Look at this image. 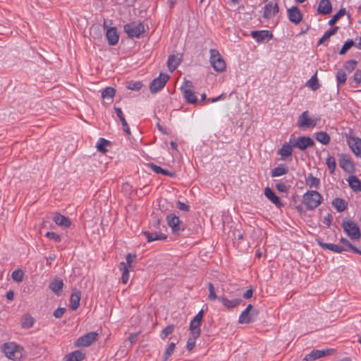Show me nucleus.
Here are the masks:
<instances>
[{
	"mask_svg": "<svg viewBox=\"0 0 361 361\" xmlns=\"http://www.w3.org/2000/svg\"><path fill=\"white\" fill-rule=\"evenodd\" d=\"M166 220L168 225L171 228L173 233H178L183 229L182 222L178 216L170 214L167 216Z\"/></svg>",
	"mask_w": 361,
	"mask_h": 361,
	"instance_id": "nucleus-14",
	"label": "nucleus"
},
{
	"mask_svg": "<svg viewBox=\"0 0 361 361\" xmlns=\"http://www.w3.org/2000/svg\"><path fill=\"white\" fill-rule=\"evenodd\" d=\"M354 45V42L352 39L346 41L341 49L339 54L341 55L345 54L347 51Z\"/></svg>",
	"mask_w": 361,
	"mask_h": 361,
	"instance_id": "nucleus-49",
	"label": "nucleus"
},
{
	"mask_svg": "<svg viewBox=\"0 0 361 361\" xmlns=\"http://www.w3.org/2000/svg\"><path fill=\"white\" fill-rule=\"evenodd\" d=\"M345 13V8H341L329 21V25L331 26L334 25Z\"/></svg>",
	"mask_w": 361,
	"mask_h": 361,
	"instance_id": "nucleus-40",
	"label": "nucleus"
},
{
	"mask_svg": "<svg viewBox=\"0 0 361 361\" xmlns=\"http://www.w3.org/2000/svg\"><path fill=\"white\" fill-rule=\"evenodd\" d=\"M341 243L343 245L348 246L350 249L353 250L355 252L358 253L359 255H361V250L354 247L347 239L342 238L341 239Z\"/></svg>",
	"mask_w": 361,
	"mask_h": 361,
	"instance_id": "nucleus-53",
	"label": "nucleus"
},
{
	"mask_svg": "<svg viewBox=\"0 0 361 361\" xmlns=\"http://www.w3.org/2000/svg\"><path fill=\"white\" fill-rule=\"evenodd\" d=\"M169 75L166 73H160L159 76L152 80L150 84L149 90L153 94L161 90L169 79Z\"/></svg>",
	"mask_w": 361,
	"mask_h": 361,
	"instance_id": "nucleus-9",
	"label": "nucleus"
},
{
	"mask_svg": "<svg viewBox=\"0 0 361 361\" xmlns=\"http://www.w3.org/2000/svg\"><path fill=\"white\" fill-rule=\"evenodd\" d=\"M106 36L109 44L111 45H115L118 42V35L116 27L107 29Z\"/></svg>",
	"mask_w": 361,
	"mask_h": 361,
	"instance_id": "nucleus-21",
	"label": "nucleus"
},
{
	"mask_svg": "<svg viewBox=\"0 0 361 361\" xmlns=\"http://www.w3.org/2000/svg\"><path fill=\"white\" fill-rule=\"evenodd\" d=\"M288 169L286 166H278L271 170V176L278 177L285 175L288 173Z\"/></svg>",
	"mask_w": 361,
	"mask_h": 361,
	"instance_id": "nucleus-37",
	"label": "nucleus"
},
{
	"mask_svg": "<svg viewBox=\"0 0 361 361\" xmlns=\"http://www.w3.org/2000/svg\"><path fill=\"white\" fill-rule=\"evenodd\" d=\"M174 330V325L170 324L168 325L166 328H164L160 334V337L162 340H165L166 337L171 334Z\"/></svg>",
	"mask_w": 361,
	"mask_h": 361,
	"instance_id": "nucleus-44",
	"label": "nucleus"
},
{
	"mask_svg": "<svg viewBox=\"0 0 361 361\" xmlns=\"http://www.w3.org/2000/svg\"><path fill=\"white\" fill-rule=\"evenodd\" d=\"M124 30L130 37H138L144 32V25L141 23L133 22L126 25Z\"/></svg>",
	"mask_w": 361,
	"mask_h": 361,
	"instance_id": "nucleus-10",
	"label": "nucleus"
},
{
	"mask_svg": "<svg viewBox=\"0 0 361 361\" xmlns=\"http://www.w3.org/2000/svg\"><path fill=\"white\" fill-rule=\"evenodd\" d=\"M148 166L153 171H154L156 173H161V172H163V169L161 168L160 166L153 164V163H150L148 164Z\"/></svg>",
	"mask_w": 361,
	"mask_h": 361,
	"instance_id": "nucleus-59",
	"label": "nucleus"
},
{
	"mask_svg": "<svg viewBox=\"0 0 361 361\" xmlns=\"http://www.w3.org/2000/svg\"><path fill=\"white\" fill-rule=\"evenodd\" d=\"M86 357L84 350H76L69 353V361H82Z\"/></svg>",
	"mask_w": 361,
	"mask_h": 361,
	"instance_id": "nucleus-25",
	"label": "nucleus"
},
{
	"mask_svg": "<svg viewBox=\"0 0 361 361\" xmlns=\"http://www.w3.org/2000/svg\"><path fill=\"white\" fill-rule=\"evenodd\" d=\"M54 221L60 226H63L65 227L68 226V219L61 214H56L53 217Z\"/></svg>",
	"mask_w": 361,
	"mask_h": 361,
	"instance_id": "nucleus-35",
	"label": "nucleus"
},
{
	"mask_svg": "<svg viewBox=\"0 0 361 361\" xmlns=\"http://www.w3.org/2000/svg\"><path fill=\"white\" fill-rule=\"evenodd\" d=\"M181 59L175 55H171L167 61V66L171 72H173L178 66Z\"/></svg>",
	"mask_w": 361,
	"mask_h": 361,
	"instance_id": "nucleus-26",
	"label": "nucleus"
},
{
	"mask_svg": "<svg viewBox=\"0 0 361 361\" xmlns=\"http://www.w3.org/2000/svg\"><path fill=\"white\" fill-rule=\"evenodd\" d=\"M264 195L276 206L281 207L282 205L279 197L276 196L275 193L273 192V190L269 187H267L265 188Z\"/></svg>",
	"mask_w": 361,
	"mask_h": 361,
	"instance_id": "nucleus-22",
	"label": "nucleus"
},
{
	"mask_svg": "<svg viewBox=\"0 0 361 361\" xmlns=\"http://www.w3.org/2000/svg\"><path fill=\"white\" fill-rule=\"evenodd\" d=\"M340 166L345 171L350 172L353 169L352 162L346 155L342 154L339 160Z\"/></svg>",
	"mask_w": 361,
	"mask_h": 361,
	"instance_id": "nucleus-24",
	"label": "nucleus"
},
{
	"mask_svg": "<svg viewBox=\"0 0 361 361\" xmlns=\"http://www.w3.org/2000/svg\"><path fill=\"white\" fill-rule=\"evenodd\" d=\"M322 197L316 190L307 191L302 197L303 204L309 210L317 208L322 202Z\"/></svg>",
	"mask_w": 361,
	"mask_h": 361,
	"instance_id": "nucleus-1",
	"label": "nucleus"
},
{
	"mask_svg": "<svg viewBox=\"0 0 361 361\" xmlns=\"http://www.w3.org/2000/svg\"><path fill=\"white\" fill-rule=\"evenodd\" d=\"M288 19L290 22L298 24L302 20V14L296 6L288 9Z\"/></svg>",
	"mask_w": 361,
	"mask_h": 361,
	"instance_id": "nucleus-16",
	"label": "nucleus"
},
{
	"mask_svg": "<svg viewBox=\"0 0 361 361\" xmlns=\"http://www.w3.org/2000/svg\"><path fill=\"white\" fill-rule=\"evenodd\" d=\"M316 140L323 145H328L330 142V136L326 132H319L316 133Z\"/></svg>",
	"mask_w": 361,
	"mask_h": 361,
	"instance_id": "nucleus-32",
	"label": "nucleus"
},
{
	"mask_svg": "<svg viewBox=\"0 0 361 361\" xmlns=\"http://www.w3.org/2000/svg\"><path fill=\"white\" fill-rule=\"evenodd\" d=\"M24 273L20 269H17L13 271L11 277L14 281L21 282L23 279Z\"/></svg>",
	"mask_w": 361,
	"mask_h": 361,
	"instance_id": "nucleus-47",
	"label": "nucleus"
},
{
	"mask_svg": "<svg viewBox=\"0 0 361 361\" xmlns=\"http://www.w3.org/2000/svg\"><path fill=\"white\" fill-rule=\"evenodd\" d=\"M23 348L14 342H8L4 344L3 350L7 357L11 360H20L23 356Z\"/></svg>",
	"mask_w": 361,
	"mask_h": 361,
	"instance_id": "nucleus-2",
	"label": "nucleus"
},
{
	"mask_svg": "<svg viewBox=\"0 0 361 361\" xmlns=\"http://www.w3.org/2000/svg\"><path fill=\"white\" fill-rule=\"evenodd\" d=\"M209 62L216 71L221 73L226 71V63L218 50L210 49Z\"/></svg>",
	"mask_w": 361,
	"mask_h": 361,
	"instance_id": "nucleus-3",
	"label": "nucleus"
},
{
	"mask_svg": "<svg viewBox=\"0 0 361 361\" xmlns=\"http://www.w3.org/2000/svg\"><path fill=\"white\" fill-rule=\"evenodd\" d=\"M218 300L222 302L224 306L227 309H232L238 306L243 301L242 299L236 298L233 300H229L224 295H220Z\"/></svg>",
	"mask_w": 361,
	"mask_h": 361,
	"instance_id": "nucleus-17",
	"label": "nucleus"
},
{
	"mask_svg": "<svg viewBox=\"0 0 361 361\" xmlns=\"http://www.w3.org/2000/svg\"><path fill=\"white\" fill-rule=\"evenodd\" d=\"M66 311L65 307H59L56 309L54 312V316L56 318H60Z\"/></svg>",
	"mask_w": 361,
	"mask_h": 361,
	"instance_id": "nucleus-58",
	"label": "nucleus"
},
{
	"mask_svg": "<svg viewBox=\"0 0 361 361\" xmlns=\"http://www.w3.org/2000/svg\"><path fill=\"white\" fill-rule=\"evenodd\" d=\"M334 352V349H325V350H314L307 354L304 360L305 361H313L317 359L329 355Z\"/></svg>",
	"mask_w": 361,
	"mask_h": 361,
	"instance_id": "nucleus-13",
	"label": "nucleus"
},
{
	"mask_svg": "<svg viewBox=\"0 0 361 361\" xmlns=\"http://www.w3.org/2000/svg\"><path fill=\"white\" fill-rule=\"evenodd\" d=\"M119 269L122 271L121 280L123 283H127L129 280V270L128 265L125 262H121L119 264Z\"/></svg>",
	"mask_w": 361,
	"mask_h": 361,
	"instance_id": "nucleus-29",
	"label": "nucleus"
},
{
	"mask_svg": "<svg viewBox=\"0 0 361 361\" xmlns=\"http://www.w3.org/2000/svg\"><path fill=\"white\" fill-rule=\"evenodd\" d=\"M258 314L259 311L255 309L253 306L250 304L239 316L238 323L241 324H250L252 322V317L257 316Z\"/></svg>",
	"mask_w": 361,
	"mask_h": 361,
	"instance_id": "nucleus-7",
	"label": "nucleus"
},
{
	"mask_svg": "<svg viewBox=\"0 0 361 361\" xmlns=\"http://www.w3.org/2000/svg\"><path fill=\"white\" fill-rule=\"evenodd\" d=\"M110 145V142L104 138H100L96 145L97 150L103 154L107 152L106 146Z\"/></svg>",
	"mask_w": 361,
	"mask_h": 361,
	"instance_id": "nucleus-34",
	"label": "nucleus"
},
{
	"mask_svg": "<svg viewBox=\"0 0 361 361\" xmlns=\"http://www.w3.org/2000/svg\"><path fill=\"white\" fill-rule=\"evenodd\" d=\"M306 184L310 188H317L319 184V179L313 176L312 174L310 173L306 178Z\"/></svg>",
	"mask_w": 361,
	"mask_h": 361,
	"instance_id": "nucleus-41",
	"label": "nucleus"
},
{
	"mask_svg": "<svg viewBox=\"0 0 361 361\" xmlns=\"http://www.w3.org/2000/svg\"><path fill=\"white\" fill-rule=\"evenodd\" d=\"M160 209H157L152 214L153 219L151 224L152 226L154 228H157L161 221L162 216L160 215Z\"/></svg>",
	"mask_w": 361,
	"mask_h": 361,
	"instance_id": "nucleus-39",
	"label": "nucleus"
},
{
	"mask_svg": "<svg viewBox=\"0 0 361 361\" xmlns=\"http://www.w3.org/2000/svg\"><path fill=\"white\" fill-rule=\"evenodd\" d=\"M204 316L203 310H200L197 315L192 319L190 324V331L192 336H200L201 330L200 326L202 324Z\"/></svg>",
	"mask_w": 361,
	"mask_h": 361,
	"instance_id": "nucleus-8",
	"label": "nucleus"
},
{
	"mask_svg": "<svg viewBox=\"0 0 361 361\" xmlns=\"http://www.w3.org/2000/svg\"><path fill=\"white\" fill-rule=\"evenodd\" d=\"M252 37L257 40V42H261L267 38H271L272 34L268 30H256L251 32Z\"/></svg>",
	"mask_w": 361,
	"mask_h": 361,
	"instance_id": "nucleus-19",
	"label": "nucleus"
},
{
	"mask_svg": "<svg viewBox=\"0 0 361 361\" xmlns=\"http://www.w3.org/2000/svg\"><path fill=\"white\" fill-rule=\"evenodd\" d=\"M81 299V293L76 288L72 289V293L70 298L69 308L72 310H76L80 306V301Z\"/></svg>",
	"mask_w": 361,
	"mask_h": 361,
	"instance_id": "nucleus-15",
	"label": "nucleus"
},
{
	"mask_svg": "<svg viewBox=\"0 0 361 361\" xmlns=\"http://www.w3.org/2000/svg\"><path fill=\"white\" fill-rule=\"evenodd\" d=\"M348 180L353 190L361 191V181L355 176H350Z\"/></svg>",
	"mask_w": 361,
	"mask_h": 361,
	"instance_id": "nucleus-28",
	"label": "nucleus"
},
{
	"mask_svg": "<svg viewBox=\"0 0 361 361\" xmlns=\"http://www.w3.org/2000/svg\"><path fill=\"white\" fill-rule=\"evenodd\" d=\"M199 336H192L188 338L187 341V348L189 351H191L195 345V341Z\"/></svg>",
	"mask_w": 361,
	"mask_h": 361,
	"instance_id": "nucleus-54",
	"label": "nucleus"
},
{
	"mask_svg": "<svg viewBox=\"0 0 361 361\" xmlns=\"http://www.w3.org/2000/svg\"><path fill=\"white\" fill-rule=\"evenodd\" d=\"M317 122V119L309 118V112L305 111L298 117V126L300 128L305 129L315 126Z\"/></svg>",
	"mask_w": 361,
	"mask_h": 361,
	"instance_id": "nucleus-11",
	"label": "nucleus"
},
{
	"mask_svg": "<svg viewBox=\"0 0 361 361\" xmlns=\"http://www.w3.org/2000/svg\"><path fill=\"white\" fill-rule=\"evenodd\" d=\"M332 204L335 207V208L338 212H343L346 208V203L345 200L341 199V198H336L333 202Z\"/></svg>",
	"mask_w": 361,
	"mask_h": 361,
	"instance_id": "nucleus-38",
	"label": "nucleus"
},
{
	"mask_svg": "<svg viewBox=\"0 0 361 361\" xmlns=\"http://www.w3.org/2000/svg\"><path fill=\"white\" fill-rule=\"evenodd\" d=\"M279 12V6L277 4L269 2L264 7L263 17L265 18H271Z\"/></svg>",
	"mask_w": 361,
	"mask_h": 361,
	"instance_id": "nucleus-18",
	"label": "nucleus"
},
{
	"mask_svg": "<svg viewBox=\"0 0 361 361\" xmlns=\"http://www.w3.org/2000/svg\"><path fill=\"white\" fill-rule=\"evenodd\" d=\"M357 63V62L355 60H349L345 63L344 68L345 70L350 72L356 68Z\"/></svg>",
	"mask_w": 361,
	"mask_h": 361,
	"instance_id": "nucleus-52",
	"label": "nucleus"
},
{
	"mask_svg": "<svg viewBox=\"0 0 361 361\" xmlns=\"http://www.w3.org/2000/svg\"><path fill=\"white\" fill-rule=\"evenodd\" d=\"M136 257V255H133V254H128L126 255V264L128 265V268L130 269H132V263L134 261V259H135Z\"/></svg>",
	"mask_w": 361,
	"mask_h": 361,
	"instance_id": "nucleus-56",
	"label": "nucleus"
},
{
	"mask_svg": "<svg viewBox=\"0 0 361 361\" xmlns=\"http://www.w3.org/2000/svg\"><path fill=\"white\" fill-rule=\"evenodd\" d=\"M114 110H115V112H116L117 116L119 118V119H120L121 123L125 121H126V118H125L124 114H123V111H122L121 108L114 107Z\"/></svg>",
	"mask_w": 361,
	"mask_h": 361,
	"instance_id": "nucleus-57",
	"label": "nucleus"
},
{
	"mask_svg": "<svg viewBox=\"0 0 361 361\" xmlns=\"http://www.w3.org/2000/svg\"><path fill=\"white\" fill-rule=\"evenodd\" d=\"M63 286V283L62 280H54L49 284V288L55 293L56 295H59L61 289Z\"/></svg>",
	"mask_w": 361,
	"mask_h": 361,
	"instance_id": "nucleus-31",
	"label": "nucleus"
},
{
	"mask_svg": "<svg viewBox=\"0 0 361 361\" xmlns=\"http://www.w3.org/2000/svg\"><path fill=\"white\" fill-rule=\"evenodd\" d=\"M99 334L92 331L79 337L74 343L75 347H88L98 339Z\"/></svg>",
	"mask_w": 361,
	"mask_h": 361,
	"instance_id": "nucleus-6",
	"label": "nucleus"
},
{
	"mask_svg": "<svg viewBox=\"0 0 361 361\" xmlns=\"http://www.w3.org/2000/svg\"><path fill=\"white\" fill-rule=\"evenodd\" d=\"M193 88L192 82L190 80H185L183 85L180 87V91L183 92L185 90H192Z\"/></svg>",
	"mask_w": 361,
	"mask_h": 361,
	"instance_id": "nucleus-55",
	"label": "nucleus"
},
{
	"mask_svg": "<svg viewBox=\"0 0 361 361\" xmlns=\"http://www.w3.org/2000/svg\"><path fill=\"white\" fill-rule=\"evenodd\" d=\"M123 131L128 135L131 134L130 128L126 121L121 123Z\"/></svg>",
	"mask_w": 361,
	"mask_h": 361,
	"instance_id": "nucleus-63",
	"label": "nucleus"
},
{
	"mask_svg": "<svg viewBox=\"0 0 361 361\" xmlns=\"http://www.w3.org/2000/svg\"><path fill=\"white\" fill-rule=\"evenodd\" d=\"M342 227L345 233L352 240H359L361 236L360 231L358 226L352 221H343Z\"/></svg>",
	"mask_w": 361,
	"mask_h": 361,
	"instance_id": "nucleus-4",
	"label": "nucleus"
},
{
	"mask_svg": "<svg viewBox=\"0 0 361 361\" xmlns=\"http://www.w3.org/2000/svg\"><path fill=\"white\" fill-rule=\"evenodd\" d=\"M353 80L357 84L361 82V70H357L354 74Z\"/></svg>",
	"mask_w": 361,
	"mask_h": 361,
	"instance_id": "nucleus-61",
	"label": "nucleus"
},
{
	"mask_svg": "<svg viewBox=\"0 0 361 361\" xmlns=\"http://www.w3.org/2000/svg\"><path fill=\"white\" fill-rule=\"evenodd\" d=\"M332 6L329 0H321L318 6V12L322 14H328L331 11Z\"/></svg>",
	"mask_w": 361,
	"mask_h": 361,
	"instance_id": "nucleus-23",
	"label": "nucleus"
},
{
	"mask_svg": "<svg viewBox=\"0 0 361 361\" xmlns=\"http://www.w3.org/2000/svg\"><path fill=\"white\" fill-rule=\"evenodd\" d=\"M208 289H209V295H208L209 300H210L212 301H214L216 299L218 300V298L219 296L216 295V291H215V288L212 283H209L208 284Z\"/></svg>",
	"mask_w": 361,
	"mask_h": 361,
	"instance_id": "nucleus-48",
	"label": "nucleus"
},
{
	"mask_svg": "<svg viewBox=\"0 0 361 361\" xmlns=\"http://www.w3.org/2000/svg\"><path fill=\"white\" fill-rule=\"evenodd\" d=\"M177 207L181 211L187 212L189 210V206L180 201L177 202Z\"/></svg>",
	"mask_w": 361,
	"mask_h": 361,
	"instance_id": "nucleus-62",
	"label": "nucleus"
},
{
	"mask_svg": "<svg viewBox=\"0 0 361 361\" xmlns=\"http://www.w3.org/2000/svg\"><path fill=\"white\" fill-rule=\"evenodd\" d=\"M116 93V90L114 88L108 87L103 90L102 92V97L103 99L109 98L112 99Z\"/></svg>",
	"mask_w": 361,
	"mask_h": 361,
	"instance_id": "nucleus-42",
	"label": "nucleus"
},
{
	"mask_svg": "<svg viewBox=\"0 0 361 361\" xmlns=\"http://www.w3.org/2000/svg\"><path fill=\"white\" fill-rule=\"evenodd\" d=\"M142 85L140 81H129L126 82V87L131 90H139Z\"/></svg>",
	"mask_w": 361,
	"mask_h": 361,
	"instance_id": "nucleus-46",
	"label": "nucleus"
},
{
	"mask_svg": "<svg viewBox=\"0 0 361 361\" xmlns=\"http://www.w3.org/2000/svg\"><path fill=\"white\" fill-rule=\"evenodd\" d=\"M184 95V98L187 100L188 102L190 104H196L197 102V98L195 94L192 90H187L182 92Z\"/></svg>",
	"mask_w": 361,
	"mask_h": 361,
	"instance_id": "nucleus-33",
	"label": "nucleus"
},
{
	"mask_svg": "<svg viewBox=\"0 0 361 361\" xmlns=\"http://www.w3.org/2000/svg\"><path fill=\"white\" fill-rule=\"evenodd\" d=\"M176 348V343H171L168 348L166 349L164 357H163V361H166L169 357L173 354Z\"/></svg>",
	"mask_w": 361,
	"mask_h": 361,
	"instance_id": "nucleus-43",
	"label": "nucleus"
},
{
	"mask_svg": "<svg viewBox=\"0 0 361 361\" xmlns=\"http://www.w3.org/2000/svg\"><path fill=\"white\" fill-rule=\"evenodd\" d=\"M276 188L280 192H286L287 190L286 185L284 183H277L276 185Z\"/></svg>",
	"mask_w": 361,
	"mask_h": 361,
	"instance_id": "nucleus-64",
	"label": "nucleus"
},
{
	"mask_svg": "<svg viewBox=\"0 0 361 361\" xmlns=\"http://www.w3.org/2000/svg\"><path fill=\"white\" fill-rule=\"evenodd\" d=\"M293 145L291 143H285L282 145L281 148L279 150V154L281 156V159L285 160L287 157L292 155Z\"/></svg>",
	"mask_w": 361,
	"mask_h": 361,
	"instance_id": "nucleus-20",
	"label": "nucleus"
},
{
	"mask_svg": "<svg viewBox=\"0 0 361 361\" xmlns=\"http://www.w3.org/2000/svg\"><path fill=\"white\" fill-rule=\"evenodd\" d=\"M47 238L50 239L54 240L56 242H58L60 240V237L59 235H57L56 233L54 232H47L45 235Z\"/></svg>",
	"mask_w": 361,
	"mask_h": 361,
	"instance_id": "nucleus-60",
	"label": "nucleus"
},
{
	"mask_svg": "<svg viewBox=\"0 0 361 361\" xmlns=\"http://www.w3.org/2000/svg\"><path fill=\"white\" fill-rule=\"evenodd\" d=\"M347 142L355 155L361 157V139L354 136H348Z\"/></svg>",
	"mask_w": 361,
	"mask_h": 361,
	"instance_id": "nucleus-12",
	"label": "nucleus"
},
{
	"mask_svg": "<svg viewBox=\"0 0 361 361\" xmlns=\"http://www.w3.org/2000/svg\"><path fill=\"white\" fill-rule=\"evenodd\" d=\"M326 164L328 166L329 173L331 174L334 173L336 169V160L334 157L329 156L326 160Z\"/></svg>",
	"mask_w": 361,
	"mask_h": 361,
	"instance_id": "nucleus-45",
	"label": "nucleus"
},
{
	"mask_svg": "<svg viewBox=\"0 0 361 361\" xmlns=\"http://www.w3.org/2000/svg\"><path fill=\"white\" fill-rule=\"evenodd\" d=\"M347 75L343 71H338L336 74V80L338 85H342L344 84L346 81Z\"/></svg>",
	"mask_w": 361,
	"mask_h": 361,
	"instance_id": "nucleus-51",
	"label": "nucleus"
},
{
	"mask_svg": "<svg viewBox=\"0 0 361 361\" xmlns=\"http://www.w3.org/2000/svg\"><path fill=\"white\" fill-rule=\"evenodd\" d=\"M290 143L293 145V147L298 148L300 150H305L309 147H312L314 145V140L310 137L301 136L295 139L293 135L290 139Z\"/></svg>",
	"mask_w": 361,
	"mask_h": 361,
	"instance_id": "nucleus-5",
	"label": "nucleus"
},
{
	"mask_svg": "<svg viewBox=\"0 0 361 361\" xmlns=\"http://www.w3.org/2000/svg\"><path fill=\"white\" fill-rule=\"evenodd\" d=\"M144 235L146 236L148 242H152L154 240H164L166 236L164 234L160 233H150L148 231L144 232Z\"/></svg>",
	"mask_w": 361,
	"mask_h": 361,
	"instance_id": "nucleus-27",
	"label": "nucleus"
},
{
	"mask_svg": "<svg viewBox=\"0 0 361 361\" xmlns=\"http://www.w3.org/2000/svg\"><path fill=\"white\" fill-rule=\"evenodd\" d=\"M319 245L322 246L323 248L328 249L329 250L334 251V252L341 253L344 250H346L345 249H343L342 247L334 245L331 243H325L320 241H318Z\"/></svg>",
	"mask_w": 361,
	"mask_h": 361,
	"instance_id": "nucleus-30",
	"label": "nucleus"
},
{
	"mask_svg": "<svg viewBox=\"0 0 361 361\" xmlns=\"http://www.w3.org/2000/svg\"><path fill=\"white\" fill-rule=\"evenodd\" d=\"M34 319L32 317L30 316H26L23 318V321L22 322V326L23 328H30L33 326Z\"/></svg>",
	"mask_w": 361,
	"mask_h": 361,
	"instance_id": "nucleus-50",
	"label": "nucleus"
},
{
	"mask_svg": "<svg viewBox=\"0 0 361 361\" xmlns=\"http://www.w3.org/2000/svg\"><path fill=\"white\" fill-rule=\"evenodd\" d=\"M317 74V73H315L307 82V86L314 91L319 89L320 86L318 82Z\"/></svg>",
	"mask_w": 361,
	"mask_h": 361,
	"instance_id": "nucleus-36",
	"label": "nucleus"
}]
</instances>
